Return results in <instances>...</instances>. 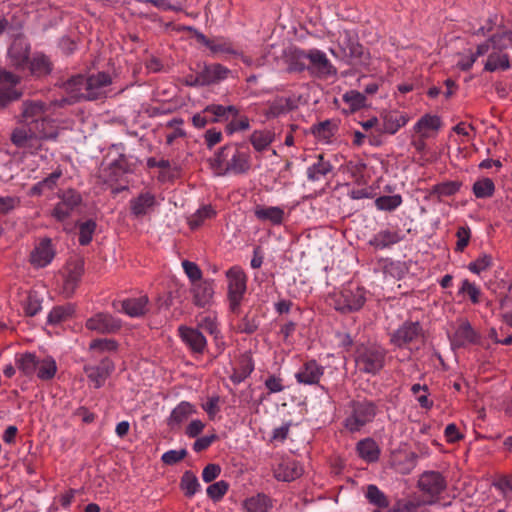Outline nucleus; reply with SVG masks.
<instances>
[{"mask_svg":"<svg viewBox=\"0 0 512 512\" xmlns=\"http://www.w3.org/2000/svg\"><path fill=\"white\" fill-rule=\"evenodd\" d=\"M112 84L111 76L106 72L85 77L75 75L65 81L62 85L67 96H62L55 104L59 106L71 105L81 99L93 101L106 97L108 87Z\"/></svg>","mask_w":512,"mask_h":512,"instance_id":"obj_1","label":"nucleus"},{"mask_svg":"<svg viewBox=\"0 0 512 512\" xmlns=\"http://www.w3.org/2000/svg\"><path fill=\"white\" fill-rule=\"evenodd\" d=\"M56 101H60V98L49 103L39 99L23 100L20 106L18 122L32 127L34 131L42 132L43 136L57 138L59 127L56 121L50 117L51 108L60 107L55 104Z\"/></svg>","mask_w":512,"mask_h":512,"instance_id":"obj_2","label":"nucleus"},{"mask_svg":"<svg viewBox=\"0 0 512 512\" xmlns=\"http://www.w3.org/2000/svg\"><path fill=\"white\" fill-rule=\"evenodd\" d=\"M209 161L212 170L218 176L246 174L251 168L249 148L238 144L221 147Z\"/></svg>","mask_w":512,"mask_h":512,"instance_id":"obj_3","label":"nucleus"},{"mask_svg":"<svg viewBox=\"0 0 512 512\" xmlns=\"http://www.w3.org/2000/svg\"><path fill=\"white\" fill-rule=\"evenodd\" d=\"M354 357L360 372L376 375L384 367L386 350L375 344H361L356 347Z\"/></svg>","mask_w":512,"mask_h":512,"instance_id":"obj_4","label":"nucleus"},{"mask_svg":"<svg viewBox=\"0 0 512 512\" xmlns=\"http://www.w3.org/2000/svg\"><path fill=\"white\" fill-rule=\"evenodd\" d=\"M366 294L365 288L355 283H348L335 292L331 299L337 311L351 313L359 311L363 307L366 302Z\"/></svg>","mask_w":512,"mask_h":512,"instance_id":"obj_5","label":"nucleus"},{"mask_svg":"<svg viewBox=\"0 0 512 512\" xmlns=\"http://www.w3.org/2000/svg\"><path fill=\"white\" fill-rule=\"evenodd\" d=\"M231 70L220 63H197L194 74L187 77L189 86H210L224 81Z\"/></svg>","mask_w":512,"mask_h":512,"instance_id":"obj_6","label":"nucleus"},{"mask_svg":"<svg viewBox=\"0 0 512 512\" xmlns=\"http://www.w3.org/2000/svg\"><path fill=\"white\" fill-rule=\"evenodd\" d=\"M227 297L229 308L233 314L238 315L241 303L247 291V275L239 266H233L226 271Z\"/></svg>","mask_w":512,"mask_h":512,"instance_id":"obj_7","label":"nucleus"},{"mask_svg":"<svg viewBox=\"0 0 512 512\" xmlns=\"http://www.w3.org/2000/svg\"><path fill=\"white\" fill-rule=\"evenodd\" d=\"M377 414L376 405L368 400L354 401L351 413L345 418V428L354 433L360 431L365 425L372 422Z\"/></svg>","mask_w":512,"mask_h":512,"instance_id":"obj_8","label":"nucleus"},{"mask_svg":"<svg viewBox=\"0 0 512 512\" xmlns=\"http://www.w3.org/2000/svg\"><path fill=\"white\" fill-rule=\"evenodd\" d=\"M297 56L310 61L307 70L317 78L327 79L337 74L336 67L327 58L326 54L319 49L300 50L297 52Z\"/></svg>","mask_w":512,"mask_h":512,"instance_id":"obj_9","label":"nucleus"},{"mask_svg":"<svg viewBox=\"0 0 512 512\" xmlns=\"http://www.w3.org/2000/svg\"><path fill=\"white\" fill-rule=\"evenodd\" d=\"M417 486L423 492V496L435 504L439 495L445 491L447 481L438 471H425L420 475Z\"/></svg>","mask_w":512,"mask_h":512,"instance_id":"obj_10","label":"nucleus"},{"mask_svg":"<svg viewBox=\"0 0 512 512\" xmlns=\"http://www.w3.org/2000/svg\"><path fill=\"white\" fill-rule=\"evenodd\" d=\"M422 337L423 330L418 322H404L391 334L390 342L399 348H404L419 343Z\"/></svg>","mask_w":512,"mask_h":512,"instance_id":"obj_11","label":"nucleus"},{"mask_svg":"<svg viewBox=\"0 0 512 512\" xmlns=\"http://www.w3.org/2000/svg\"><path fill=\"white\" fill-rule=\"evenodd\" d=\"M85 327L99 334H113L120 330L121 320L108 313H97L86 320Z\"/></svg>","mask_w":512,"mask_h":512,"instance_id":"obj_12","label":"nucleus"},{"mask_svg":"<svg viewBox=\"0 0 512 512\" xmlns=\"http://www.w3.org/2000/svg\"><path fill=\"white\" fill-rule=\"evenodd\" d=\"M59 198L60 201L55 205L52 211V216L57 221L62 222L70 217L73 210L79 206L81 203V196L77 191L68 189L63 191L59 195Z\"/></svg>","mask_w":512,"mask_h":512,"instance_id":"obj_13","label":"nucleus"},{"mask_svg":"<svg viewBox=\"0 0 512 512\" xmlns=\"http://www.w3.org/2000/svg\"><path fill=\"white\" fill-rule=\"evenodd\" d=\"M84 274V261L82 259L70 260L65 269L62 293L65 297H71L77 289Z\"/></svg>","mask_w":512,"mask_h":512,"instance_id":"obj_14","label":"nucleus"},{"mask_svg":"<svg viewBox=\"0 0 512 512\" xmlns=\"http://www.w3.org/2000/svg\"><path fill=\"white\" fill-rule=\"evenodd\" d=\"M206 47L213 55H223L225 60L230 57H240L247 65H251V59L243 55V53L231 42L224 37H214L213 41H205Z\"/></svg>","mask_w":512,"mask_h":512,"instance_id":"obj_15","label":"nucleus"},{"mask_svg":"<svg viewBox=\"0 0 512 512\" xmlns=\"http://www.w3.org/2000/svg\"><path fill=\"white\" fill-rule=\"evenodd\" d=\"M178 333L181 340L193 354H204L207 349V340L198 328L180 326Z\"/></svg>","mask_w":512,"mask_h":512,"instance_id":"obj_16","label":"nucleus"},{"mask_svg":"<svg viewBox=\"0 0 512 512\" xmlns=\"http://www.w3.org/2000/svg\"><path fill=\"white\" fill-rule=\"evenodd\" d=\"M19 83V77L7 71H0V108L6 107L11 101L20 97L15 89Z\"/></svg>","mask_w":512,"mask_h":512,"instance_id":"obj_17","label":"nucleus"},{"mask_svg":"<svg viewBox=\"0 0 512 512\" xmlns=\"http://www.w3.org/2000/svg\"><path fill=\"white\" fill-rule=\"evenodd\" d=\"M114 368L113 361L105 357L98 365H86L84 371L94 387L98 389L105 384L106 379L114 371Z\"/></svg>","mask_w":512,"mask_h":512,"instance_id":"obj_18","label":"nucleus"},{"mask_svg":"<svg viewBox=\"0 0 512 512\" xmlns=\"http://www.w3.org/2000/svg\"><path fill=\"white\" fill-rule=\"evenodd\" d=\"M325 368L316 360L311 359L303 363L295 374L299 384L318 385L324 375Z\"/></svg>","mask_w":512,"mask_h":512,"instance_id":"obj_19","label":"nucleus"},{"mask_svg":"<svg viewBox=\"0 0 512 512\" xmlns=\"http://www.w3.org/2000/svg\"><path fill=\"white\" fill-rule=\"evenodd\" d=\"M56 138H50V136H43L42 132L34 131L32 127L25 126L22 124L20 127H16L12 133L10 140L13 145L18 148H28L32 146L34 140H55Z\"/></svg>","mask_w":512,"mask_h":512,"instance_id":"obj_20","label":"nucleus"},{"mask_svg":"<svg viewBox=\"0 0 512 512\" xmlns=\"http://www.w3.org/2000/svg\"><path fill=\"white\" fill-rule=\"evenodd\" d=\"M55 249L49 238L41 239L30 254V262L33 266L43 268L49 265L55 257Z\"/></svg>","mask_w":512,"mask_h":512,"instance_id":"obj_21","label":"nucleus"},{"mask_svg":"<svg viewBox=\"0 0 512 512\" xmlns=\"http://www.w3.org/2000/svg\"><path fill=\"white\" fill-rule=\"evenodd\" d=\"M197 413L196 407L188 402L181 401L170 413L166 420L167 426L171 431H178L188 419Z\"/></svg>","mask_w":512,"mask_h":512,"instance_id":"obj_22","label":"nucleus"},{"mask_svg":"<svg viewBox=\"0 0 512 512\" xmlns=\"http://www.w3.org/2000/svg\"><path fill=\"white\" fill-rule=\"evenodd\" d=\"M254 216L257 220L273 226H281L288 217L283 207L265 205H256Z\"/></svg>","mask_w":512,"mask_h":512,"instance_id":"obj_23","label":"nucleus"},{"mask_svg":"<svg viewBox=\"0 0 512 512\" xmlns=\"http://www.w3.org/2000/svg\"><path fill=\"white\" fill-rule=\"evenodd\" d=\"M30 45L23 37H16L8 49V55L12 64L23 68L28 64Z\"/></svg>","mask_w":512,"mask_h":512,"instance_id":"obj_24","label":"nucleus"},{"mask_svg":"<svg viewBox=\"0 0 512 512\" xmlns=\"http://www.w3.org/2000/svg\"><path fill=\"white\" fill-rule=\"evenodd\" d=\"M403 236L398 229H382L372 236L368 244L375 249L383 250L401 242Z\"/></svg>","mask_w":512,"mask_h":512,"instance_id":"obj_25","label":"nucleus"},{"mask_svg":"<svg viewBox=\"0 0 512 512\" xmlns=\"http://www.w3.org/2000/svg\"><path fill=\"white\" fill-rule=\"evenodd\" d=\"M193 295V303L198 307H206L210 305L214 295V286L212 280H202L191 286Z\"/></svg>","mask_w":512,"mask_h":512,"instance_id":"obj_26","label":"nucleus"},{"mask_svg":"<svg viewBox=\"0 0 512 512\" xmlns=\"http://www.w3.org/2000/svg\"><path fill=\"white\" fill-rule=\"evenodd\" d=\"M303 473L302 466L294 460H285L274 469V477L279 481L290 482L299 478Z\"/></svg>","mask_w":512,"mask_h":512,"instance_id":"obj_27","label":"nucleus"},{"mask_svg":"<svg viewBox=\"0 0 512 512\" xmlns=\"http://www.w3.org/2000/svg\"><path fill=\"white\" fill-rule=\"evenodd\" d=\"M391 464L398 473L407 475L416 467L417 455L408 451L393 453Z\"/></svg>","mask_w":512,"mask_h":512,"instance_id":"obj_28","label":"nucleus"},{"mask_svg":"<svg viewBox=\"0 0 512 512\" xmlns=\"http://www.w3.org/2000/svg\"><path fill=\"white\" fill-rule=\"evenodd\" d=\"M129 171L128 162L125 156L120 155L103 170L102 177L105 182L117 183Z\"/></svg>","mask_w":512,"mask_h":512,"instance_id":"obj_29","label":"nucleus"},{"mask_svg":"<svg viewBox=\"0 0 512 512\" xmlns=\"http://www.w3.org/2000/svg\"><path fill=\"white\" fill-rule=\"evenodd\" d=\"M396 503L398 512H423L426 506L432 505V500L414 493L407 498L398 499Z\"/></svg>","mask_w":512,"mask_h":512,"instance_id":"obj_30","label":"nucleus"},{"mask_svg":"<svg viewBox=\"0 0 512 512\" xmlns=\"http://www.w3.org/2000/svg\"><path fill=\"white\" fill-rule=\"evenodd\" d=\"M156 204L155 196L150 192L141 193L138 197L130 200L132 214L139 218L148 214Z\"/></svg>","mask_w":512,"mask_h":512,"instance_id":"obj_31","label":"nucleus"},{"mask_svg":"<svg viewBox=\"0 0 512 512\" xmlns=\"http://www.w3.org/2000/svg\"><path fill=\"white\" fill-rule=\"evenodd\" d=\"M242 505L245 512H269L273 507L271 498L263 493L246 498Z\"/></svg>","mask_w":512,"mask_h":512,"instance_id":"obj_32","label":"nucleus"},{"mask_svg":"<svg viewBox=\"0 0 512 512\" xmlns=\"http://www.w3.org/2000/svg\"><path fill=\"white\" fill-rule=\"evenodd\" d=\"M121 311L130 317H141L147 312L148 297L129 298L120 302Z\"/></svg>","mask_w":512,"mask_h":512,"instance_id":"obj_33","label":"nucleus"},{"mask_svg":"<svg viewBox=\"0 0 512 512\" xmlns=\"http://www.w3.org/2000/svg\"><path fill=\"white\" fill-rule=\"evenodd\" d=\"M408 121V118L398 112H388L382 118L381 126L377 128L380 132L395 134Z\"/></svg>","mask_w":512,"mask_h":512,"instance_id":"obj_34","label":"nucleus"},{"mask_svg":"<svg viewBox=\"0 0 512 512\" xmlns=\"http://www.w3.org/2000/svg\"><path fill=\"white\" fill-rule=\"evenodd\" d=\"M356 450L360 458L368 463L376 462L380 456V448L372 438H365L357 443Z\"/></svg>","mask_w":512,"mask_h":512,"instance_id":"obj_35","label":"nucleus"},{"mask_svg":"<svg viewBox=\"0 0 512 512\" xmlns=\"http://www.w3.org/2000/svg\"><path fill=\"white\" fill-rule=\"evenodd\" d=\"M333 170L330 161L326 160L322 154L318 155L317 161L308 167L307 178L309 181L316 182L326 177Z\"/></svg>","mask_w":512,"mask_h":512,"instance_id":"obj_36","label":"nucleus"},{"mask_svg":"<svg viewBox=\"0 0 512 512\" xmlns=\"http://www.w3.org/2000/svg\"><path fill=\"white\" fill-rule=\"evenodd\" d=\"M477 341V334L468 322H464L456 329L452 344L457 347H464Z\"/></svg>","mask_w":512,"mask_h":512,"instance_id":"obj_37","label":"nucleus"},{"mask_svg":"<svg viewBox=\"0 0 512 512\" xmlns=\"http://www.w3.org/2000/svg\"><path fill=\"white\" fill-rule=\"evenodd\" d=\"M340 45L345 57H348L351 62H362L365 54L364 47L356 39L345 36Z\"/></svg>","mask_w":512,"mask_h":512,"instance_id":"obj_38","label":"nucleus"},{"mask_svg":"<svg viewBox=\"0 0 512 512\" xmlns=\"http://www.w3.org/2000/svg\"><path fill=\"white\" fill-rule=\"evenodd\" d=\"M28 63L32 75L37 77L50 74L53 67L49 57L42 53L34 54L31 61Z\"/></svg>","mask_w":512,"mask_h":512,"instance_id":"obj_39","label":"nucleus"},{"mask_svg":"<svg viewBox=\"0 0 512 512\" xmlns=\"http://www.w3.org/2000/svg\"><path fill=\"white\" fill-rule=\"evenodd\" d=\"M511 68V62L509 55L504 52H492L484 66V70L488 72H494L497 70L506 71Z\"/></svg>","mask_w":512,"mask_h":512,"instance_id":"obj_40","label":"nucleus"},{"mask_svg":"<svg viewBox=\"0 0 512 512\" xmlns=\"http://www.w3.org/2000/svg\"><path fill=\"white\" fill-rule=\"evenodd\" d=\"M440 127V117L426 114L417 121V123L414 125V130L421 135V138H428L429 131H437Z\"/></svg>","mask_w":512,"mask_h":512,"instance_id":"obj_41","label":"nucleus"},{"mask_svg":"<svg viewBox=\"0 0 512 512\" xmlns=\"http://www.w3.org/2000/svg\"><path fill=\"white\" fill-rule=\"evenodd\" d=\"M38 358L34 353L25 352L21 354H16L15 356V364L17 368L25 375L32 376L36 373Z\"/></svg>","mask_w":512,"mask_h":512,"instance_id":"obj_42","label":"nucleus"},{"mask_svg":"<svg viewBox=\"0 0 512 512\" xmlns=\"http://www.w3.org/2000/svg\"><path fill=\"white\" fill-rule=\"evenodd\" d=\"M458 294L467 297L474 305L483 301V292L481 288L476 285V283L471 282L468 279H463L461 281Z\"/></svg>","mask_w":512,"mask_h":512,"instance_id":"obj_43","label":"nucleus"},{"mask_svg":"<svg viewBox=\"0 0 512 512\" xmlns=\"http://www.w3.org/2000/svg\"><path fill=\"white\" fill-rule=\"evenodd\" d=\"M274 140V133L271 130H255L250 136V142L253 148L262 152L266 150Z\"/></svg>","mask_w":512,"mask_h":512,"instance_id":"obj_44","label":"nucleus"},{"mask_svg":"<svg viewBox=\"0 0 512 512\" xmlns=\"http://www.w3.org/2000/svg\"><path fill=\"white\" fill-rule=\"evenodd\" d=\"M57 372V364L53 357L47 356L38 360L37 377L42 381H49L54 378Z\"/></svg>","mask_w":512,"mask_h":512,"instance_id":"obj_45","label":"nucleus"},{"mask_svg":"<svg viewBox=\"0 0 512 512\" xmlns=\"http://www.w3.org/2000/svg\"><path fill=\"white\" fill-rule=\"evenodd\" d=\"M75 312L74 305L68 303L54 307L48 314V323L52 325L60 324L68 320Z\"/></svg>","mask_w":512,"mask_h":512,"instance_id":"obj_46","label":"nucleus"},{"mask_svg":"<svg viewBox=\"0 0 512 512\" xmlns=\"http://www.w3.org/2000/svg\"><path fill=\"white\" fill-rule=\"evenodd\" d=\"M215 214L216 212L211 205H204L189 217V226L192 229H196L200 227L205 222V220L213 218Z\"/></svg>","mask_w":512,"mask_h":512,"instance_id":"obj_47","label":"nucleus"},{"mask_svg":"<svg viewBox=\"0 0 512 512\" xmlns=\"http://www.w3.org/2000/svg\"><path fill=\"white\" fill-rule=\"evenodd\" d=\"M180 486L185 496L189 498L193 497L200 489V483L196 475L191 471H186L182 475Z\"/></svg>","mask_w":512,"mask_h":512,"instance_id":"obj_48","label":"nucleus"},{"mask_svg":"<svg viewBox=\"0 0 512 512\" xmlns=\"http://www.w3.org/2000/svg\"><path fill=\"white\" fill-rule=\"evenodd\" d=\"M250 127V120L247 116L241 115L239 110L236 108V112L228 120L226 125V131L228 134H233L239 131H245Z\"/></svg>","mask_w":512,"mask_h":512,"instance_id":"obj_49","label":"nucleus"},{"mask_svg":"<svg viewBox=\"0 0 512 512\" xmlns=\"http://www.w3.org/2000/svg\"><path fill=\"white\" fill-rule=\"evenodd\" d=\"M402 196L399 194L395 195H384L376 198L375 206L381 211H394L402 204Z\"/></svg>","mask_w":512,"mask_h":512,"instance_id":"obj_50","label":"nucleus"},{"mask_svg":"<svg viewBox=\"0 0 512 512\" xmlns=\"http://www.w3.org/2000/svg\"><path fill=\"white\" fill-rule=\"evenodd\" d=\"M336 130L337 124L331 120H325L312 127V132L317 138L327 141L334 136Z\"/></svg>","mask_w":512,"mask_h":512,"instance_id":"obj_51","label":"nucleus"},{"mask_svg":"<svg viewBox=\"0 0 512 512\" xmlns=\"http://www.w3.org/2000/svg\"><path fill=\"white\" fill-rule=\"evenodd\" d=\"M293 108L294 104L290 98H278L270 104L267 114L269 117H278L291 111Z\"/></svg>","mask_w":512,"mask_h":512,"instance_id":"obj_52","label":"nucleus"},{"mask_svg":"<svg viewBox=\"0 0 512 512\" xmlns=\"http://www.w3.org/2000/svg\"><path fill=\"white\" fill-rule=\"evenodd\" d=\"M144 4H151L162 11H182L185 0H138Z\"/></svg>","mask_w":512,"mask_h":512,"instance_id":"obj_53","label":"nucleus"},{"mask_svg":"<svg viewBox=\"0 0 512 512\" xmlns=\"http://www.w3.org/2000/svg\"><path fill=\"white\" fill-rule=\"evenodd\" d=\"M493 258L491 255L483 253L474 261L470 262L468 265L469 271L476 275H481V273L488 271L493 266Z\"/></svg>","mask_w":512,"mask_h":512,"instance_id":"obj_54","label":"nucleus"},{"mask_svg":"<svg viewBox=\"0 0 512 512\" xmlns=\"http://www.w3.org/2000/svg\"><path fill=\"white\" fill-rule=\"evenodd\" d=\"M472 190L477 198H489L495 191V185L491 179L482 178L474 183Z\"/></svg>","mask_w":512,"mask_h":512,"instance_id":"obj_55","label":"nucleus"},{"mask_svg":"<svg viewBox=\"0 0 512 512\" xmlns=\"http://www.w3.org/2000/svg\"><path fill=\"white\" fill-rule=\"evenodd\" d=\"M209 111H212L214 120H216L217 123H228V120L233 116V113L236 112V107L233 105L223 106L220 104H210Z\"/></svg>","mask_w":512,"mask_h":512,"instance_id":"obj_56","label":"nucleus"},{"mask_svg":"<svg viewBox=\"0 0 512 512\" xmlns=\"http://www.w3.org/2000/svg\"><path fill=\"white\" fill-rule=\"evenodd\" d=\"M366 498L371 504L379 508H386L389 505L386 495L375 485L367 487Z\"/></svg>","mask_w":512,"mask_h":512,"instance_id":"obj_57","label":"nucleus"},{"mask_svg":"<svg viewBox=\"0 0 512 512\" xmlns=\"http://www.w3.org/2000/svg\"><path fill=\"white\" fill-rule=\"evenodd\" d=\"M488 42L494 49L502 52L509 45L512 46V31L505 30L501 33H496L488 39Z\"/></svg>","mask_w":512,"mask_h":512,"instance_id":"obj_58","label":"nucleus"},{"mask_svg":"<svg viewBox=\"0 0 512 512\" xmlns=\"http://www.w3.org/2000/svg\"><path fill=\"white\" fill-rule=\"evenodd\" d=\"M182 124L183 120L179 118H174L167 122L166 128L171 130L166 133V143L168 145H172L176 139L185 136V132L181 128Z\"/></svg>","mask_w":512,"mask_h":512,"instance_id":"obj_59","label":"nucleus"},{"mask_svg":"<svg viewBox=\"0 0 512 512\" xmlns=\"http://www.w3.org/2000/svg\"><path fill=\"white\" fill-rule=\"evenodd\" d=\"M260 325V320L257 315H250L247 313L239 321L237 330L245 334H253Z\"/></svg>","mask_w":512,"mask_h":512,"instance_id":"obj_60","label":"nucleus"},{"mask_svg":"<svg viewBox=\"0 0 512 512\" xmlns=\"http://www.w3.org/2000/svg\"><path fill=\"white\" fill-rule=\"evenodd\" d=\"M461 184L457 181H447L433 186L432 193L438 197H448L457 193Z\"/></svg>","mask_w":512,"mask_h":512,"instance_id":"obj_61","label":"nucleus"},{"mask_svg":"<svg viewBox=\"0 0 512 512\" xmlns=\"http://www.w3.org/2000/svg\"><path fill=\"white\" fill-rule=\"evenodd\" d=\"M229 489L228 482L224 480H220L218 482H215L207 487L206 493L207 496L212 499L213 501H219L221 500L224 495L227 493Z\"/></svg>","mask_w":512,"mask_h":512,"instance_id":"obj_62","label":"nucleus"},{"mask_svg":"<svg viewBox=\"0 0 512 512\" xmlns=\"http://www.w3.org/2000/svg\"><path fill=\"white\" fill-rule=\"evenodd\" d=\"M96 229V223L93 220H87L79 225V243L83 246L88 245Z\"/></svg>","mask_w":512,"mask_h":512,"instance_id":"obj_63","label":"nucleus"},{"mask_svg":"<svg viewBox=\"0 0 512 512\" xmlns=\"http://www.w3.org/2000/svg\"><path fill=\"white\" fill-rule=\"evenodd\" d=\"M182 267L192 284L202 281V271L194 262L184 260Z\"/></svg>","mask_w":512,"mask_h":512,"instance_id":"obj_64","label":"nucleus"}]
</instances>
